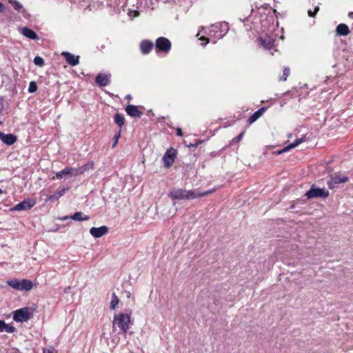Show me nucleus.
Wrapping results in <instances>:
<instances>
[{"instance_id": "nucleus-1", "label": "nucleus", "mask_w": 353, "mask_h": 353, "mask_svg": "<svg viewBox=\"0 0 353 353\" xmlns=\"http://www.w3.org/2000/svg\"><path fill=\"white\" fill-rule=\"evenodd\" d=\"M213 192V190L200 192L195 190H186L181 188H175L170 192L169 196L174 200H191L206 196Z\"/></svg>"}, {"instance_id": "nucleus-2", "label": "nucleus", "mask_w": 353, "mask_h": 353, "mask_svg": "<svg viewBox=\"0 0 353 353\" xmlns=\"http://www.w3.org/2000/svg\"><path fill=\"white\" fill-rule=\"evenodd\" d=\"M130 319V314H129L120 313L114 315L112 321L113 330H114L117 325L123 333H126L129 330Z\"/></svg>"}, {"instance_id": "nucleus-3", "label": "nucleus", "mask_w": 353, "mask_h": 353, "mask_svg": "<svg viewBox=\"0 0 353 353\" xmlns=\"http://www.w3.org/2000/svg\"><path fill=\"white\" fill-rule=\"evenodd\" d=\"M7 284L17 290L29 291L32 288V282L28 279L18 280L16 279L8 280Z\"/></svg>"}, {"instance_id": "nucleus-4", "label": "nucleus", "mask_w": 353, "mask_h": 353, "mask_svg": "<svg viewBox=\"0 0 353 353\" xmlns=\"http://www.w3.org/2000/svg\"><path fill=\"white\" fill-rule=\"evenodd\" d=\"M33 316V312L31 308L25 307L17 310L13 313V319L16 322H26L30 319Z\"/></svg>"}, {"instance_id": "nucleus-5", "label": "nucleus", "mask_w": 353, "mask_h": 353, "mask_svg": "<svg viewBox=\"0 0 353 353\" xmlns=\"http://www.w3.org/2000/svg\"><path fill=\"white\" fill-rule=\"evenodd\" d=\"M329 195L327 190L324 188H319L312 185L311 188L305 193L307 199L326 198Z\"/></svg>"}, {"instance_id": "nucleus-6", "label": "nucleus", "mask_w": 353, "mask_h": 353, "mask_svg": "<svg viewBox=\"0 0 353 353\" xmlns=\"http://www.w3.org/2000/svg\"><path fill=\"white\" fill-rule=\"evenodd\" d=\"M176 154V150L173 148H170L166 151L162 159L165 168H168L171 167L175 160Z\"/></svg>"}, {"instance_id": "nucleus-7", "label": "nucleus", "mask_w": 353, "mask_h": 353, "mask_svg": "<svg viewBox=\"0 0 353 353\" xmlns=\"http://www.w3.org/2000/svg\"><path fill=\"white\" fill-rule=\"evenodd\" d=\"M156 48L163 52H168L171 48V42L165 37H159L156 40Z\"/></svg>"}, {"instance_id": "nucleus-8", "label": "nucleus", "mask_w": 353, "mask_h": 353, "mask_svg": "<svg viewBox=\"0 0 353 353\" xmlns=\"http://www.w3.org/2000/svg\"><path fill=\"white\" fill-rule=\"evenodd\" d=\"M348 181V178L341 174H334L331 176V180L327 185L330 189H334L339 183H344Z\"/></svg>"}, {"instance_id": "nucleus-9", "label": "nucleus", "mask_w": 353, "mask_h": 353, "mask_svg": "<svg viewBox=\"0 0 353 353\" xmlns=\"http://www.w3.org/2000/svg\"><path fill=\"white\" fill-rule=\"evenodd\" d=\"M35 204V201L30 199H25L16 205L13 210L16 211L26 210L32 208Z\"/></svg>"}, {"instance_id": "nucleus-10", "label": "nucleus", "mask_w": 353, "mask_h": 353, "mask_svg": "<svg viewBox=\"0 0 353 353\" xmlns=\"http://www.w3.org/2000/svg\"><path fill=\"white\" fill-rule=\"evenodd\" d=\"M110 74L100 73L95 78L96 83L100 87H104L110 82Z\"/></svg>"}, {"instance_id": "nucleus-11", "label": "nucleus", "mask_w": 353, "mask_h": 353, "mask_svg": "<svg viewBox=\"0 0 353 353\" xmlns=\"http://www.w3.org/2000/svg\"><path fill=\"white\" fill-rule=\"evenodd\" d=\"M108 232V227L103 225L99 228L92 227L90 230V234L94 238H100Z\"/></svg>"}, {"instance_id": "nucleus-12", "label": "nucleus", "mask_w": 353, "mask_h": 353, "mask_svg": "<svg viewBox=\"0 0 353 353\" xmlns=\"http://www.w3.org/2000/svg\"><path fill=\"white\" fill-rule=\"evenodd\" d=\"M61 55L65 59L67 63L70 65L74 66L79 63V57L71 54L68 52H63Z\"/></svg>"}, {"instance_id": "nucleus-13", "label": "nucleus", "mask_w": 353, "mask_h": 353, "mask_svg": "<svg viewBox=\"0 0 353 353\" xmlns=\"http://www.w3.org/2000/svg\"><path fill=\"white\" fill-rule=\"evenodd\" d=\"M17 139V137L12 134H5L3 132H0V140L8 145L14 144Z\"/></svg>"}, {"instance_id": "nucleus-14", "label": "nucleus", "mask_w": 353, "mask_h": 353, "mask_svg": "<svg viewBox=\"0 0 353 353\" xmlns=\"http://www.w3.org/2000/svg\"><path fill=\"white\" fill-rule=\"evenodd\" d=\"M125 111L128 114L132 117L140 118L142 116V112L138 108L134 105H128L125 108Z\"/></svg>"}, {"instance_id": "nucleus-15", "label": "nucleus", "mask_w": 353, "mask_h": 353, "mask_svg": "<svg viewBox=\"0 0 353 353\" xmlns=\"http://www.w3.org/2000/svg\"><path fill=\"white\" fill-rule=\"evenodd\" d=\"M154 46V43L148 40H143L140 43V48L142 54H148Z\"/></svg>"}, {"instance_id": "nucleus-16", "label": "nucleus", "mask_w": 353, "mask_h": 353, "mask_svg": "<svg viewBox=\"0 0 353 353\" xmlns=\"http://www.w3.org/2000/svg\"><path fill=\"white\" fill-rule=\"evenodd\" d=\"M336 31L340 36H347L350 33L349 28L344 23H341L336 26Z\"/></svg>"}, {"instance_id": "nucleus-17", "label": "nucleus", "mask_w": 353, "mask_h": 353, "mask_svg": "<svg viewBox=\"0 0 353 353\" xmlns=\"http://www.w3.org/2000/svg\"><path fill=\"white\" fill-rule=\"evenodd\" d=\"M15 330L16 328L14 326L6 324L4 321L0 320V332L13 333Z\"/></svg>"}, {"instance_id": "nucleus-18", "label": "nucleus", "mask_w": 353, "mask_h": 353, "mask_svg": "<svg viewBox=\"0 0 353 353\" xmlns=\"http://www.w3.org/2000/svg\"><path fill=\"white\" fill-rule=\"evenodd\" d=\"M21 33L23 34V36H25L26 37H27L28 39H38L37 33L28 28H23L21 30Z\"/></svg>"}, {"instance_id": "nucleus-19", "label": "nucleus", "mask_w": 353, "mask_h": 353, "mask_svg": "<svg viewBox=\"0 0 353 353\" xmlns=\"http://www.w3.org/2000/svg\"><path fill=\"white\" fill-rule=\"evenodd\" d=\"M266 108L263 107L256 111L248 119L250 123L256 121L265 111Z\"/></svg>"}, {"instance_id": "nucleus-20", "label": "nucleus", "mask_w": 353, "mask_h": 353, "mask_svg": "<svg viewBox=\"0 0 353 353\" xmlns=\"http://www.w3.org/2000/svg\"><path fill=\"white\" fill-rule=\"evenodd\" d=\"M302 142H303L302 139H298L294 143H290V145L283 148L282 150L278 151L277 154H282L283 152H285L290 150V149L294 148L295 147H296L299 144H300Z\"/></svg>"}, {"instance_id": "nucleus-21", "label": "nucleus", "mask_w": 353, "mask_h": 353, "mask_svg": "<svg viewBox=\"0 0 353 353\" xmlns=\"http://www.w3.org/2000/svg\"><path fill=\"white\" fill-rule=\"evenodd\" d=\"M67 190V188H62L61 190H58L55 194L49 196L48 201L53 202L59 200V199L65 194Z\"/></svg>"}, {"instance_id": "nucleus-22", "label": "nucleus", "mask_w": 353, "mask_h": 353, "mask_svg": "<svg viewBox=\"0 0 353 353\" xmlns=\"http://www.w3.org/2000/svg\"><path fill=\"white\" fill-rule=\"evenodd\" d=\"M70 218L77 221H88L90 219L89 216L83 214L81 212H75Z\"/></svg>"}, {"instance_id": "nucleus-23", "label": "nucleus", "mask_w": 353, "mask_h": 353, "mask_svg": "<svg viewBox=\"0 0 353 353\" xmlns=\"http://www.w3.org/2000/svg\"><path fill=\"white\" fill-rule=\"evenodd\" d=\"M124 117L122 114L117 113L114 116V122L119 125L120 128L119 130H121L122 126L124 125Z\"/></svg>"}, {"instance_id": "nucleus-24", "label": "nucleus", "mask_w": 353, "mask_h": 353, "mask_svg": "<svg viewBox=\"0 0 353 353\" xmlns=\"http://www.w3.org/2000/svg\"><path fill=\"white\" fill-rule=\"evenodd\" d=\"M94 163L93 161H89L81 167H79L80 172L83 174L84 172L93 169Z\"/></svg>"}, {"instance_id": "nucleus-25", "label": "nucleus", "mask_w": 353, "mask_h": 353, "mask_svg": "<svg viewBox=\"0 0 353 353\" xmlns=\"http://www.w3.org/2000/svg\"><path fill=\"white\" fill-rule=\"evenodd\" d=\"M119 303V299L115 293L112 294V300L110 302V308L114 310Z\"/></svg>"}, {"instance_id": "nucleus-26", "label": "nucleus", "mask_w": 353, "mask_h": 353, "mask_svg": "<svg viewBox=\"0 0 353 353\" xmlns=\"http://www.w3.org/2000/svg\"><path fill=\"white\" fill-rule=\"evenodd\" d=\"M68 170H69V168L67 167L65 169H63V170L58 172L56 174V177L57 179L66 178L68 176H69Z\"/></svg>"}, {"instance_id": "nucleus-27", "label": "nucleus", "mask_w": 353, "mask_h": 353, "mask_svg": "<svg viewBox=\"0 0 353 353\" xmlns=\"http://www.w3.org/2000/svg\"><path fill=\"white\" fill-rule=\"evenodd\" d=\"M68 174L70 176H76L81 174V173L80 172L79 168H69Z\"/></svg>"}, {"instance_id": "nucleus-28", "label": "nucleus", "mask_w": 353, "mask_h": 353, "mask_svg": "<svg viewBox=\"0 0 353 353\" xmlns=\"http://www.w3.org/2000/svg\"><path fill=\"white\" fill-rule=\"evenodd\" d=\"M34 63L39 66H43L44 64L43 59L39 56H37L34 59Z\"/></svg>"}, {"instance_id": "nucleus-29", "label": "nucleus", "mask_w": 353, "mask_h": 353, "mask_svg": "<svg viewBox=\"0 0 353 353\" xmlns=\"http://www.w3.org/2000/svg\"><path fill=\"white\" fill-rule=\"evenodd\" d=\"M37 90V85L36 82L31 81L29 85L28 92L30 93H33V92H36Z\"/></svg>"}, {"instance_id": "nucleus-30", "label": "nucleus", "mask_w": 353, "mask_h": 353, "mask_svg": "<svg viewBox=\"0 0 353 353\" xmlns=\"http://www.w3.org/2000/svg\"><path fill=\"white\" fill-rule=\"evenodd\" d=\"M290 74V68H285L283 70V76L281 77L280 80L281 81H286L287 78L288 77Z\"/></svg>"}, {"instance_id": "nucleus-31", "label": "nucleus", "mask_w": 353, "mask_h": 353, "mask_svg": "<svg viewBox=\"0 0 353 353\" xmlns=\"http://www.w3.org/2000/svg\"><path fill=\"white\" fill-rule=\"evenodd\" d=\"M121 130H119V132L114 135V142L112 143V148H114V147H116V145H117L118 143V141L121 137Z\"/></svg>"}, {"instance_id": "nucleus-32", "label": "nucleus", "mask_w": 353, "mask_h": 353, "mask_svg": "<svg viewBox=\"0 0 353 353\" xmlns=\"http://www.w3.org/2000/svg\"><path fill=\"white\" fill-rule=\"evenodd\" d=\"M12 6L17 10H19L22 8L21 4L18 1H14L12 3Z\"/></svg>"}, {"instance_id": "nucleus-33", "label": "nucleus", "mask_w": 353, "mask_h": 353, "mask_svg": "<svg viewBox=\"0 0 353 353\" xmlns=\"http://www.w3.org/2000/svg\"><path fill=\"white\" fill-rule=\"evenodd\" d=\"M319 10V7L316 6L314 9V11L312 12V10H308L307 13L310 17H314L316 12Z\"/></svg>"}, {"instance_id": "nucleus-34", "label": "nucleus", "mask_w": 353, "mask_h": 353, "mask_svg": "<svg viewBox=\"0 0 353 353\" xmlns=\"http://www.w3.org/2000/svg\"><path fill=\"white\" fill-rule=\"evenodd\" d=\"M243 135H244V132H241V133H240V134H239V135H238V136H237V137L234 139V141H236V142H239V141L242 139V138H243Z\"/></svg>"}, {"instance_id": "nucleus-35", "label": "nucleus", "mask_w": 353, "mask_h": 353, "mask_svg": "<svg viewBox=\"0 0 353 353\" xmlns=\"http://www.w3.org/2000/svg\"><path fill=\"white\" fill-rule=\"evenodd\" d=\"M199 39L201 41H205L203 43H202L203 46H205L209 42V39L205 37H201Z\"/></svg>"}, {"instance_id": "nucleus-36", "label": "nucleus", "mask_w": 353, "mask_h": 353, "mask_svg": "<svg viewBox=\"0 0 353 353\" xmlns=\"http://www.w3.org/2000/svg\"><path fill=\"white\" fill-rule=\"evenodd\" d=\"M4 108L3 99L0 96V114L2 112Z\"/></svg>"}, {"instance_id": "nucleus-37", "label": "nucleus", "mask_w": 353, "mask_h": 353, "mask_svg": "<svg viewBox=\"0 0 353 353\" xmlns=\"http://www.w3.org/2000/svg\"><path fill=\"white\" fill-rule=\"evenodd\" d=\"M43 353H54V348H43Z\"/></svg>"}, {"instance_id": "nucleus-38", "label": "nucleus", "mask_w": 353, "mask_h": 353, "mask_svg": "<svg viewBox=\"0 0 353 353\" xmlns=\"http://www.w3.org/2000/svg\"><path fill=\"white\" fill-rule=\"evenodd\" d=\"M176 135H178L179 137H181L183 135V132H182V130L181 128H177L176 129Z\"/></svg>"}, {"instance_id": "nucleus-39", "label": "nucleus", "mask_w": 353, "mask_h": 353, "mask_svg": "<svg viewBox=\"0 0 353 353\" xmlns=\"http://www.w3.org/2000/svg\"><path fill=\"white\" fill-rule=\"evenodd\" d=\"M4 8H5L4 5L1 2H0V11L3 12L4 10Z\"/></svg>"}, {"instance_id": "nucleus-40", "label": "nucleus", "mask_w": 353, "mask_h": 353, "mask_svg": "<svg viewBox=\"0 0 353 353\" xmlns=\"http://www.w3.org/2000/svg\"><path fill=\"white\" fill-rule=\"evenodd\" d=\"M126 294H126L127 298H128V299H129V298H130V296H131V293H130V292H126Z\"/></svg>"}, {"instance_id": "nucleus-41", "label": "nucleus", "mask_w": 353, "mask_h": 353, "mask_svg": "<svg viewBox=\"0 0 353 353\" xmlns=\"http://www.w3.org/2000/svg\"><path fill=\"white\" fill-rule=\"evenodd\" d=\"M349 17L353 19V12L349 13Z\"/></svg>"}, {"instance_id": "nucleus-42", "label": "nucleus", "mask_w": 353, "mask_h": 353, "mask_svg": "<svg viewBox=\"0 0 353 353\" xmlns=\"http://www.w3.org/2000/svg\"><path fill=\"white\" fill-rule=\"evenodd\" d=\"M70 289V287H68V288H65V289L64 290L65 292H68V290H69Z\"/></svg>"}, {"instance_id": "nucleus-43", "label": "nucleus", "mask_w": 353, "mask_h": 353, "mask_svg": "<svg viewBox=\"0 0 353 353\" xmlns=\"http://www.w3.org/2000/svg\"><path fill=\"white\" fill-rule=\"evenodd\" d=\"M198 145V143H194V145L191 144V146L192 147H196Z\"/></svg>"}, {"instance_id": "nucleus-44", "label": "nucleus", "mask_w": 353, "mask_h": 353, "mask_svg": "<svg viewBox=\"0 0 353 353\" xmlns=\"http://www.w3.org/2000/svg\"><path fill=\"white\" fill-rule=\"evenodd\" d=\"M3 191L2 190L1 188H0V194H3Z\"/></svg>"}]
</instances>
